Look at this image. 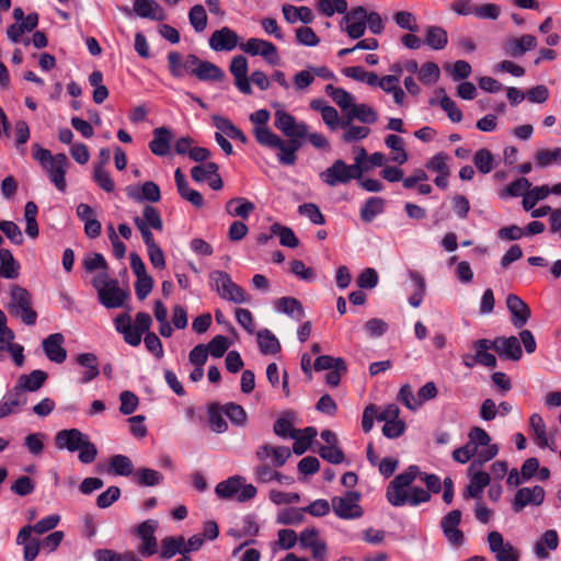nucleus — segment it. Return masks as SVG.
Segmentation results:
<instances>
[{"label": "nucleus", "mask_w": 561, "mask_h": 561, "mask_svg": "<svg viewBox=\"0 0 561 561\" xmlns=\"http://www.w3.org/2000/svg\"><path fill=\"white\" fill-rule=\"evenodd\" d=\"M546 497L545 489L540 485L533 488L524 486L517 490L512 502V510L515 513L522 512L526 506H540Z\"/></svg>", "instance_id": "17"}, {"label": "nucleus", "mask_w": 561, "mask_h": 561, "mask_svg": "<svg viewBox=\"0 0 561 561\" xmlns=\"http://www.w3.org/2000/svg\"><path fill=\"white\" fill-rule=\"evenodd\" d=\"M290 455L291 451L288 447L272 446L271 444H263L255 451L259 461L266 462L271 459V465L275 468L283 467Z\"/></svg>", "instance_id": "19"}, {"label": "nucleus", "mask_w": 561, "mask_h": 561, "mask_svg": "<svg viewBox=\"0 0 561 561\" xmlns=\"http://www.w3.org/2000/svg\"><path fill=\"white\" fill-rule=\"evenodd\" d=\"M284 19L289 24H295L298 21L309 24L313 21V13L308 7H295L291 4H284L282 8Z\"/></svg>", "instance_id": "36"}, {"label": "nucleus", "mask_w": 561, "mask_h": 561, "mask_svg": "<svg viewBox=\"0 0 561 561\" xmlns=\"http://www.w3.org/2000/svg\"><path fill=\"white\" fill-rule=\"evenodd\" d=\"M69 165V160L65 153H57L54 161L44 168L48 174L50 182L60 192H65L67 187L66 172Z\"/></svg>", "instance_id": "20"}, {"label": "nucleus", "mask_w": 561, "mask_h": 561, "mask_svg": "<svg viewBox=\"0 0 561 561\" xmlns=\"http://www.w3.org/2000/svg\"><path fill=\"white\" fill-rule=\"evenodd\" d=\"M417 77L423 84L433 85L439 80V67L433 61H427L420 67Z\"/></svg>", "instance_id": "57"}, {"label": "nucleus", "mask_w": 561, "mask_h": 561, "mask_svg": "<svg viewBox=\"0 0 561 561\" xmlns=\"http://www.w3.org/2000/svg\"><path fill=\"white\" fill-rule=\"evenodd\" d=\"M293 412H287L284 416L277 419L274 423V433L282 438L295 437V433L298 431L294 428L291 424Z\"/></svg>", "instance_id": "60"}, {"label": "nucleus", "mask_w": 561, "mask_h": 561, "mask_svg": "<svg viewBox=\"0 0 561 561\" xmlns=\"http://www.w3.org/2000/svg\"><path fill=\"white\" fill-rule=\"evenodd\" d=\"M176 553L184 556V537H165L161 541L160 556L164 560L173 558Z\"/></svg>", "instance_id": "49"}, {"label": "nucleus", "mask_w": 561, "mask_h": 561, "mask_svg": "<svg viewBox=\"0 0 561 561\" xmlns=\"http://www.w3.org/2000/svg\"><path fill=\"white\" fill-rule=\"evenodd\" d=\"M468 439L480 449L478 459H474L469 468V471H473L477 467L482 466L484 462L493 459L499 453V446L491 444V437L485 430L474 426L468 434Z\"/></svg>", "instance_id": "8"}, {"label": "nucleus", "mask_w": 561, "mask_h": 561, "mask_svg": "<svg viewBox=\"0 0 561 561\" xmlns=\"http://www.w3.org/2000/svg\"><path fill=\"white\" fill-rule=\"evenodd\" d=\"M530 428L534 431L537 445L540 448H550L551 450L556 449L554 439H549L547 435L546 424L543 419L538 413H534L529 417Z\"/></svg>", "instance_id": "34"}, {"label": "nucleus", "mask_w": 561, "mask_h": 561, "mask_svg": "<svg viewBox=\"0 0 561 561\" xmlns=\"http://www.w3.org/2000/svg\"><path fill=\"white\" fill-rule=\"evenodd\" d=\"M486 541L496 561H519V551L510 541H505L501 533L490 531Z\"/></svg>", "instance_id": "13"}, {"label": "nucleus", "mask_w": 561, "mask_h": 561, "mask_svg": "<svg viewBox=\"0 0 561 561\" xmlns=\"http://www.w3.org/2000/svg\"><path fill=\"white\" fill-rule=\"evenodd\" d=\"M254 209L255 205L243 197L231 198L226 204V210L230 216L242 219H247Z\"/></svg>", "instance_id": "45"}, {"label": "nucleus", "mask_w": 561, "mask_h": 561, "mask_svg": "<svg viewBox=\"0 0 561 561\" xmlns=\"http://www.w3.org/2000/svg\"><path fill=\"white\" fill-rule=\"evenodd\" d=\"M213 121L216 128L224 133L227 137L240 140L242 144H247V136L230 119L222 116H214Z\"/></svg>", "instance_id": "46"}, {"label": "nucleus", "mask_w": 561, "mask_h": 561, "mask_svg": "<svg viewBox=\"0 0 561 561\" xmlns=\"http://www.w3.org/2000/svg\"><path fill=\"white\" fill-rule=\"evenodd\" d=\"M379 88L388 94L393 96V101L397 105H402L405 99V92L400 87V79L398 76H383L380 77Z\"/></svg>", "instance_id": "37"}, {"label": "nucleus", "mask_w": 561, "mask_h": 561, "mask_svg": "<svg viewBox=\"0 0 561 561\" xmlns=\"http://www.w3.org/2000/svg\"><path fill=\"white\" fill-rule=\"evenodd\" d=\"M134 220H140L147 226L149 229H154L157 231L163 230V221L160 213L153 206L147 205L142 209L141 216H135Z\"/></svg>", "instance_id": "52"}, {"label": "nucleus", "mask_w": 561, "mask_h": 561, "mask_svg": "<svg viewBox=\"0 0 561 561\" xmlns=\"http://www.w3.org/2000/svg\"><path fill=\"white\" fill-rule=\"evenodd\" d=\"M276 310L285 313L296 321H300L305 317L301 302L294 297H282L276 301Z\"/></svg>", "instance_id": "40"}, {"label": "nucleus", "mask_w": 561, "mask_h": 561, "mask_svg": "<svg viewBox=\"0 0 561 561\" xmlns=\"http://www.w3.org/2000/svg\"><path fill=\"white\" fill-rule=\"evenodd\" d=\"M26 403V396L15 387L0 401V419L16 413Z\"/></svg>", "instance_id": "30"}, {"label": "nucleus", "mask_w": 561, "mask_h": 561, "mask_svg": "<svg viewBox=\"0 0 561 561\" xmlns=\"http://www.w3.org/2000/svg\"><path fill=\"white\" fill-rule=\"evenodd\" d=\"M461 512L454 510L442 518L440 528L447 541L454 547H460L463 543L465 536L459 529Z\"/></svg>", "instance_id": "18"}, {"label": "nucleus", "mask_w": 561, "mask_h": 561, "mask_svg": "<svg viewBox=\"0 0 561 561\" xmlns=\"http://www.w3.org/2000/svg\"><path fill=\"white\" fill-rule=\"evenodd\" d=\"M108 471L116 476L128 477L134 472V465L127 456L114 455L110 458Z\"/></svg>", "instance_id": "50"}, {"label": "nucleus", "mask_w": 561, "mask_h": 561, "mask_svg": "<svg viewBox=\"0 0 561 561\" xmlns=\"http://www.w3.org/2000/svg\"><path fill=\"white\" fill-rule=\"evenodd\" d=\"M340 28L352 39L360 38L366 31L365 8L356 7L346 12L340 22Z\"/></svg>", "instance_id": "16"}, {"label": "nucleus", "mask_w": 561, "mask_h": 561, "mask_svg": "<svg viewBox=\"0 0 561 561\" xmlns=\"http://www.w3.org/2000/svg\"><path fill=\"white\" fill-rule=\"evenodd\" d=\"M9 310L11 314L20 318L26 325H34L36 323L37 312L32 307L31 294L23 287L12 286Z\"/></svg>", "instance_id": "6"}, {"label": "nucleus", "mask_w": 561, "mask_h": 561, "mask_svg": "<svg viewBox=\"0 0 561 561\" xmlns=\"http://www.w3.org/2000/svg\"><path fill=\"white\" fill-rule=\"evenodd\" d=\"M158 528V522L154 519H147L139 524L135 529V534L141 540L138 547V552L147 558L158 552V541L154 536Z\"/></svg>", "instance_id": "14"}, {"label": "nucleus", "mask_w": 561, "mask_h": 561, "mask_svg": "<svg viewBox=\"0 0 561 561\" xmlns=\"http://www.w3.org/2000/svg\"><path fill=\"white\" fill-rule=\"evenodd\" d=\"M115 329L124 336V341L130 346H138L141 343V336L150 332L152 319L147 312H138L135 323H131V317L125 312L115 318Z\"/></svg>", "instance_id": "3"}, {"label": "nucleus", "mask_w": 561, "mask_h": 561, "mask_svg": "<svg viewBox=\"0 0 561 561\" xmlns=\"http://www.w3.org/2000/svg\"><path fill=\"white\" fill-rule=\"evenodd\" d=\"M558 545V533L554 529L546 530L535 545V554L541 560L547 559L549 553L547 552L546 547L550 550H556Z\"/></svg>", "instance_id": "41"}, {"label": "nucleus", "mask_w": 561, "mask_h": 561, "mask_svg": "<svg viewBox=\"0 0 561 561\" xmlns=\"http://www.w3.org/2000/svg\"><path fill=\"white\" fill-rule=\"evenodd\" d=\"M193 75L201 81H221L225 79V72L218 66L199 58L194 66Z\"/></svg>", "instance_id": "32"}, {"label": "nucleus", "mask_w": 561, "mask_h": 561, "mask_svg": "<svg viewBox=\"0 0 561 561\" xmlns=\"http://www.w3.org/2000/svg\"><path fill=\"white\" fill-rule=\"evenodd\" d=\"M134 12L144 19L162 21L165 19V12L154 0H135L133 4Z\"/></svg>", "instance_id": "29"}, {"label": "nucleus", "mask_w": 561, "mask_h": 561, "mask_svg": "<svg viewBox=\"0 0 561 561\" xmlns=\"http://www.w3.org/2000/svg\"><path fill=\"white\" fill-rule=\"evenodd\" d=\"M506 306L511 312L513 325L517 329L523 328L530 317L529 307L514 294L507 296Z\"/></svg>", "instance_id": "26"}, {"label": "nucleus", "mask_w": 561, "mask_h": 561, "mask_svg": "<svg viewBox=\"0 0 561 561\" xmlns=\"http://www.w3.org/2000/svg\"><path fill=\"white\" fill-rule=\"evenodd\" d=\"M256 335L261 353L276 354L280 351L279 341L270 330H261L257 332Z\"/></svg>", "instance_id": "53"}, {"label": "nucleus", "mask_w": 561, "mask_h": 561, "mask_svg": "<svg viewBox=\"0 0 561 561\" xmlns=\"http://www.w3.org/2000/svg\"><path fill=\"white\" fill-rule=\"evenodd\" d=\"M238 39V34L234 31L224 26L211 34L209 46L215 51H230L239 45Z\"/></svg>", "instance_id": "24"}, {"label": "nucleus", "mask_w": 561, "mask_h": 561, "mask_svg": "<svg viewBox=\"0 0 561 561\" xmlns=\"http://www.w3.org/2000/svg\"><path fill=\"white\" fill-rule=\"evenodd\" d=\"M174 180L176 184V188L181 197L187 202H190L193 206L197 208H202L204 206V197L203 195L188 186L184 174L181 169H176L174 172Z\"/></svg>", "instance_id": "28"}, {"label": "nucleus", "mask_w": 561, "mask_h": 561, "mask_svg": "<svg viewBox=\"0 0 561 561\" xmlns=\"http://www.w3.org/2000/svg\"><path fill=\"white\" fill-rule=\"evenodd\" d=\"M493 162L494 158L492 153L485 148L479 149L473 156L474 165L483 174H488L492 171Z\"/></svg>", "instance_id": "63"}, {"label": "nucleus", "mask_w": 561, "mask_h": 561, "mask_svg": "<svg viewBox=\"0 0 561 561\" xmlns=\"http://www.w3.org/2000/svg\"><path fill=\"white\" fill-rule=\"evenodd\" d=\"M207 13L202 4H195L190 9L188 21L195 32L202 33L207 26Z\"/></svg>", "instance_id": "59"}, {"label": "nucleus", "mask_w": 561, "mask_h": 561, "mask_svg": "<svg viewBox=\"0 0 561 561\" xmlns=\"http://www.w3.org/2000/svg\"><path fill=\"white\" fill-rule=\"evenodd\" d=\"M98 291L100 302L108 308H119L128 297V293L122 289L117 279L111 278L106 272L99 273L92 280Z\"/></svg>", "instance_id": "4"}, {"label": "nucleus", "mask_w": 561, "mask_h": 561, "mask_svg": "<svg viewBox=\"0 0 561 561\" xmlns=\"http://www.w3.org/2000/svg\"><path fill=\"white\" fill-rule=\"evenodd\" d=\"M493 350L499 354L501 358L519 360L523 351L520 343L516 336H499L492 340Z\"/></svg>", "instance_id": "23"}, {"label": "nucleus", "mask_w": 561, "mask_h": 561, "mask_svg": "<svg viewBox=\"0 0 561 561\" xmlns=\"http://www.w3.org/2000/svg\"><path fill=\"white\" fill-rule=\"evenodd\" d=\"M209 285L224 300L243 304L249 299L244 289L237 285L230 275L224 271H213L209 274Z\"/></svg>", "instance_id": "5"}, {"label": "nucleus", "mask_w": 561, "mask_h": 561, "mask_svg": "<svg viewBox=\"0 0 561 561\" xmlns=\"http://www.w3.org/2000/svg\"><path fill=\"white\" fill-rule=\"evenodd\" d=\"M358 492L348 491L342 496H333L331 506L334 514L342 519H355L363 515Z\"/></svg>", "instance_id": "11"}, {"label": "nucleus", "mask_w": 561, "mask_h": 561, "mask_svg": "<svg viewBox=\"0 0 561 561\" xmlns=\"http://www.w3.org/2000/svg\"><path fill=\"white\" fill-rule=\"evenodd\" d=\"M317 430L312 426H308L304 430H298L291 437L294 439L293 451L296 455H302L310 447L312 439L317 436Z\"/></svg>", "instance_id": "44"}, {"label": "nucleus", "mask_w": 561, "mask_h": 561, "mask_svg": "<svg viewBox=\"0 0 561 561\" xmlns=\"http://www.w3.org/2000/svg\"><path fill=\"white\" fill-rule=\"evenodd\" d=\"M325 93L342 110V112L344 113V118H346L348 112H351L355 104L354 96L343 88H336L332 84H328L325 87Z\"/></svg>", "instance_id": "35"}, {"label": "nucleus", "mask_w": 561, "mask_h": 561, "mask_svg": "<svg viewBox=\"0 0 561 561\" xmlns=\"http://www.w3.org/2000/svg\"><path fill=\"white\" fill-rule=\"evenodd\" d=\"M536 160L540 168L549 167L552 163L561 165V148L557 147L553 150H540L537 152Z\"/></svg>", "instance_id": "64"}, {"label": "nucleus", "mask_w": 561, "mask_h": 561, "mask_svg": "<svg viewBox=\"0 0 561 561\" xmlns=\"http://www.w3.org/2000/svg\"><path fill=\"white\" fill-rule=\"evenodd\" d=\"M65 337L61 333H53L42 342L43 351L47 358L57 364H61L67 358V351L64 347Z\"/></svg>", "instance_id": "22"}, {"label": "nucleus", "mask_w": 561, "mask_h": 561, "mask_svg": "<svg viewBox=\"0 0 561 561\" xmlns=\"http://www.w3.org/2000/svg\"><path fill=\"white\" fill-rule=\"evenodd\" d=\"M301 144L298 139L290 138L289 141H285L282 139V144L276 146L275 149H278L277 159L280 164L284 165H293L297 160V151L299 150Z\"/></svg>", "instance_id": "38"}, {"label": "nucleus", "mask_w": 561, "mask_h": 561, "mask_svg": "<svg viewBox=\"0 0 561 561\" xmlns=\"http://www.w3.org/2000/svg\"><path fill=\"white\" fill-rule=\"evenodd\" d=\"M47 374L41 369H35L30 374H23L19 377L15 388L24 393L25 391H37L43 387L47 379Z\"/></svg>", "instance_id": "31"}, {"label": "nucleus", "mask_w": 561, "mask_h": 561, "mask_svg": "<svg viewBox=\"0 0 561 561\" xmlns=\"http://www.w3.org/2000/svg\"><path fill=\"white\" fill-rule=\"evenodd\" d=\"M96 561H136L134 551H125L123 553L111 549H99L94 552Z\"/></svg>", "instance_id": "62"}, {"label": "nucleus", "mask_w": 561, "mask_h": 561, "mask_svg": "<svg viewBox=\"0 0 561 561\" xmlns=\"http://www.w3.org/2000/svg\"><path fill=\"white\" fill-rule=\"evenodd\" d=\"M20 264L8 249H0V274L2 277L14 279L19 276Z\"/></svg>", "instance_id": "47"}, {"label": "nucleus", "mask_w": 561, "mask_h": 561, "mask_svg": "<svg viewBox=\"0 0 561 561\" xmlns=\"http://www.w3.org/2000/svg\"><path fill=\"white\" fill-rule=\"evenodd\" d=\"M172 138V131L168 127L154 128L149 142L150 151L158 157H165L170 152Z\"/></svg>", "instance_id": "27"}, {"label": "nucleus", "mask_w": 561, "mask_h": 561, "mask_svg": "<svg viewBox=\"0 0 561 561\" xmlns=\"http://www.w3.org/2000/svg\"><path fill=\"white\" fill-rule=\"evenodd\" d=\"M274 125L285 136L295 139L306 138L309 129L306 123L297 122L291 114L283 110H277L275 112Z\"/></svg>", "instance_id": "15"}, {"label": "nucleus", "mask_w": 561, "mask_h": 561, "mask_svg": "<svg viewBox=\"0 0 561 561\" xmlns=\"http://www.w3.org/2000/svg\"><path fill=\"white\" fill-rule=\"evenodd\" d=\"M163 480V476L153 469L141 468L133 477V481L140 486H156Z\"/></svg>", "instance_id": "51"}, {"label": "nucleus", "mask_w": 561, "mask_h": 561, "mask_svg": "<svg viewBox=\"0 0 561 561\" xmlns=\"http://www.w3.org/2000/svg\"><path fill=\"white\" fill-rule=\"evenodd\" d=\"M271 231L273 234L279 237V242L282 245L288 247L291 249L298 247L299 240L290 228L284 227L279 224H274L271 227Z\"/></svg>", "instance_id": "61"}, {"label": "nucleus", "mask_w": 561, "mask_h": 561, "mask_svg": "<svg viewBox=\"0 0 561 561\" xmlns=\"http://www.w3.org/2000/svg\"><path fill=\"white\" fill-rule=\"evenodd\" d=\"M440 490L439 477L422 473L417 466L412 465L389 483L386 497L393 506H417L431 500L430 492L438 493Z\"/></svg>", "instance_id": "1"}, {"label": "nucleus", "mask_w": 561, "mask_h": 561, "mask_svg": "<svg viewBox=\"0 0 561 561\" xmlns=\"http://www.w3.org/2000/svg\"><path fill=\"white\" fill-rule=\"evenodd\" d=\"M215 492L220 499H233L243 503L255 497L257 490L253 484H247L241 476H232L225 481L219 482Z\"/></svg>", "instance_id": "7"}, {"label": "nucleus", "mask_w": 561, "mask_h": 561, "mask_svg": "<svg viewBox=\"0 0 561 561\" xmlns=\"http://www.w3.org/2000/svg\"><path fill=\"white\" fill-rule=\"evenodd\" d=\"M320 180L328 186L347 184L354 179H360L357 165L347 164L344 160H335L329 168L319 174Z\"/></svg>", "instance_id": "9"}, {"label": "nucleus", "mask_w": 561, "mask_h": 561, "mask_svg": "<svg viewBox=\"0 0 561 561\" xmlns=\"http://www.w3.org/2000/svg\"><path fill=\"white\" fill-rule=\"evenodd\" d=\"M423 43L434 50L444 49L448 43L447 32L440 26H428Z\"/></svg>", "instance_id": "43"}, {"label": "nucleus", "mask_w": 561, "mask_h": 561, "mask_svg": "<svg viewBox=\"0 0 561 561\" xmlns=\"http://www.w3.org/2000/svg\"><path fill=\"white\" fill-rule=\"evenodd\" d=\"M56 446L71 453L79 450L78 458L82 463H91L98 456L95 445L88 435L77 428L61 430L56 435Z\"/></svg>", "instance_id": "2"}, {"label": "nucleus", "mask_w": 561, "mask_h": 561, "mask_svg": "<svg viewBox=\"0 0 561 561\" xmlns=\"http://www.w3.org/2000/svg\"><path fill=\"white\" fill-rule=\"evenodd\" d=\"M126 194L130 199L138 203L142 201L157 203L161 199L160 188L152 181H147L140 186L129 185L126 187Z\"/></svg>", "instance_id": "25"}, {"label": "nucleus", "mask_w": 561, "mask_h": 561, "mask_svg": "<svg viewBox=\"0 0 561 561\" xmlns=\"http://www.w3.org/2000/svg\"><path fill=\"white\" fill-rule=\"evenodd\" d=\"M490 483V474L485 471H476L471 474L470 483L467 486L465 497L480 500L483 489Z\"/></svg>", "instance_id": "42"}, {"label": "nucleus", "mask_w": 561, "mask_h": 561, "mask_svg": "<svg viewBox=\"0 0 561 561\" xmlns=\"http://www.w3.org/2000/svg\"><path fill=\"white\" fill-rule=\"evenodd\" d=\"M476 350V359L482 366L494 368L496 366V357L489 353L490 348H493L492 340L481 339L473 343Z\"/></svg>", "instance_id": "39"}, {"label": "nucleus", "mask_w": 561, "mask_h": 561, "mask_svg": "<svg viewBox=\"0 0 561 561\" xmlns=\"http://www.w3.org/2000/svg\"><path fill=\"white\" fill-rule=\"evenodd\" d=\"M253 133L256 141L263 147L274 149L282 144V138L267 126H255Z\"/></svg>", "instance_id": "54"}, {"label": "nucleus", "mask_w": 561, "mask_h": 561, "mask_svg": "<svg viewBox=\"0 0 561 561\" xmlns=\"http://www.w3.org/2000/svg\"><path fill=\"white\" fill-rule=\"evenodd\" d=\"M240 49L250 56H261L264 60L276 66L280 61V57L277 47L268 41L251 37L245 43L239 45Z\"/></svg>", "instance_id": "12"}, {"label": "nucleus", "mask_w": 561, "mask_h": 561, "mask_svg": "<svg viewBox=\"0 0 561 561\" xmlns=\"http://www.w3.org/2000/svg\"><path fill=\"white\" fill-rule=\"evenodd\" d=\"M354 119H358L364 124H374L378 119V113L368 104L355 103L346 118H344L343 126L350 125Z\"/></svg>", "instance_id": "33"}, {"label": "nucleus", "mask_w": 561, "mask_h": 561, "mask_svg": "<svg viewBox=\"0 0 561 561\" xmlns=\"http://www.w3.org/2000/svg\"><path fill=\"white\" fill-rule=\"evenodd\" d=\"M198 57L187 55L185 58L179 51H170L168 54V67L174 78H183L186 73H192Z\"/></svg>", "instance_id": "21"}, {"label": "nucleus", "mask_w": 561, "mask_h": 561, "mask_svg": "<svg viewBox=\"0 0 561 561\" xmlns=\"http://www.w3.org/2000/svg\"><path fill=\"white\" fill-rule=\"evenodd\" d=\"M550 194V187L548 185L536 186L534 188H529L528 192L524 195L523 198V207L525 210H531L536 204L548 197Z\"/></svg>", "instance_id": "56"}, {"label": "nucleus", "mask_w": 561, "mask_h": 561, "mask_svg": "<svg viewBox=\"0 0 561 561\" xmlns=\"http://www.w3.org/2000/svg\"><path fill=\"white\" fill-rule=\"evenodd\" d=\"M512 56H523L526 51L534 49L537 46L535 36L526 34L519 38H513L508 42Z\"/></svg>", "instance_id": "55"}, {"label": "nucleus", "mask_w": 561, "mask_h": 561, "mask_svg": "<svg viewBox=\"0 0 561 561\" xmlns=\"http://www.w3.org/2000/svg\"><path fill=\"white\" fill-rule=\"evenodd\" d=\"M385 211V201L381 197H369L360 209V219L371 222L378 215Z\"/></svg>", "instance_id": "48"}, {"label": "nucleus", "mask_w": 561, "mask_h": 561, "mask_svg": "<svg viewBox=\"0 0 561 561\" xmlns=\"http://www.w3.org/2000/svg\"><path fill=\"white\" fill-rule=\"evenodd\" d=\"M14 337L13 331L7 325V317L0 309V362L11 356L15 365L20 367L24 363V348L13 342Z\"/></svg>", "instance_id": "10"}, {"label": "nucleus", "mask_w": 561, "mask_h": 561, "mask_svg": "<svg viewBox=\"0 0 561 561\" xmlns=\"http://www.w3.org/2000/svg\"><path fill=\"white\" fill-rule=\"evenodd\" d=\"M305 511L297 507H287L278 512L276 522L279 525H299L304 522Z\"/></svg>", "instance_id": "58"}]
</instances>
